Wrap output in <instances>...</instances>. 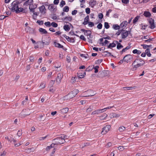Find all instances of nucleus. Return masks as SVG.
I'll list each match as a JSON object with an SVG mask.
<instances>
[{"mask_svg":"<svg viewBox=\"0 0 156 156\" xmlns=\"http://www.w3.org/2000/svg\"><path fill=\"white\" fill-rule=\"evenodd\" d=\"M21 3L17 0L14 1L11 4V8H9V9L12 12H15L16 14L23 12L24 11L23 8L22 7H19V5Z\"/></svg>","mask_w":156,"mask_h":156,"instance_id":"nucleus-1","label":"nucleus"},{"mask_svg":"<svg viewBox=\"0 0 156 156\" xmlns=\"http://www.w3.org/2000/svg\"><path fill=\"white\" fill-rule=\"evenodd\" d=\"M54 140L55 141V144L56 145H60L63 144L65 142V140L64 138H62V136L58 137L54 139Z\"/></svg>","mask_w":156,"mask_h":156,"instance_id":"nucleus-2","label":"nucleus"},{"mask_svg":"<svg viewBox=\"0 0 156 156\" xmlns=\"http://www.w3.org/2000/svg\"><path fill=\"white\" fill-rule=\"evenodd\" d=\"M133 58V57L132 55H127L123 57L124 61L128 63L132 61Z\"/></svg>","mask_w":156,"mask_h":156,"instance_id":"nucleus-3","label":"nucleus"},{"mask_svg":"<svg viewBox=\"0 0 156 156\" xmlns=\"http://www.w3.org/2000/svg\"><path fill=\"white\" fill-rule=\"evenodd\" d=\"M50 40V37H46L42 39V42L43 45H48L49 44Z\"/></svg>","mask_w":156,"mask_h":156,"instance_id":"nucleus-4","label":"nucleus"},{"mask_svg":"<svg viewBox=\"0 0 156 156\" xmlns=\"http://www.w3.org/2000/svg\"><path fill=\"white\" fill-rule=\"evenodd\" d=\"M111 128V126L110 125H107L105 126L102 129V130L101 132V134L103 135L106 134L108 131Z\"/></svg>","mask_w":156,"mask_h":156,"instance_id":"nucleus-5","label":"nucleus"},{"mask_svg":"<svg viewBox=\"0 0 156 156\" xmlns=\"http://www.w3.org/2000/svg\"><path fill=\"white\" fill-rule=\"evenodd\" d=\"M75 96L74 95L73 92L71 91L67 95L65 96L64 97V100L70 99L72 98Z\"/></svg>","mask_w":156,"mask_h":156,"instance_id":"nucleus-6","label":"nucleus"},{"mask_svg":"<svg viewBox=\"0 0 156 156\" xmlns=\"http://www.w3.org/2000/svg\"><path fill=\"white\" fill-rule=\"evenodd\" d=\"M149 23L150 25L149 27L151 29H153L155 28L154 20L152 18L149 19Z\"/></svg>","mask_w":156,"mask_h":156,"instance_id":"nucleus-7","label":"nucleus"},{"mask_svg":"<svg viewBox=\"0 0 156 156\" xmlns=\"http://www.w3.org/2000/svg\"><path fill=\"white\" fill-rule=\"evenodd\" d=\"M131 34L130 31H126L124 32H122L121 33L122 38L123 39H125L128 36V34Z\"/></svg>","mask_w":156,"mask_h":156,"instance_id":"nucleus-8","label":"nucleus"},{"mask_svg":"<svg viewBox=\"0 0 156 156\" xmlns=\"http://www.w3.org/2000/svg\"><path fill=\"white\" fill-rule=\"evenodd\" d=\"M145 63V62L144 61H143V62L142 63H139L136 65L133 66V67L132 68V70H136L137 68L141 66H143L144 64Z\"/></svg>","mask_w":156,"mask_h":156,"instance_id":"nucleus-9","label":"nucleus"},{"mask_svg":"<svg viewBox=\"0 0 156 156\" xmlns=\"http://www.w3.org/2000/svg\"><path fill=\"white\" fill-rule=\"evenodd\" d=\"M64 37H66L67 41L70 42L74 43L75 41V40L73 38H70L69 37L67 36L66 34L63 35Z\"/></svg>","mask_w":156,"mask_h":156,"instance_id":"nucleus-10","label":"nucleus"},{"mask_svg":"<svg viewBox=\"0 0 156 156\" xmlns=\"http://www.w3.org/2000/svg\"><path fill=\"white\" fill-rule=\"evenodd\" d=\"M87 93L88 94V95L85 96V97H87L92 96L95 95V94L94 93V91L92 90H88L87 92Z\"/></svg>","mask_w":156,"mask_h":156,"instance_id":"nucleus-11","label":"nucleus"},{"mask_svg":"<svg viewBox=\"0 0 156 156\" xmlns=\"http://www.w3.org/2000/svg\"><path fill=\"white\" fill-rule=\"evenodd\" d=\"M117 41H114L112 43H110L109 45L107 46V48H111L115 47L116 46V43L115 42H117Z\"/></svg>","mask_w":156,"mask_h":156,"instance_id":"nucleus-12","label":"nucleus"},{"mask_svg":"<svg viewBox=\"0 0 156 156\" xmlns=\"http://www.w3.org/2000/svg\"><path fill=\"white\" fill-rule=\"evenodd\" d=\"M131 48V47L130 46H127L126 47L123 48L122 49V50L120 51L119 53L120 54L122 55L126 51L129 50V49L130 48Z\"/></svg>","mask_w":156,"mask_h":156,"instance_id":"nucleus-13","label":"nucleus"},{"mask_svg":"<svg viewBox=\"0 0 156 156\" xmlns=\"http://www.w3.org/2000/svg\"><path fill=\"white\" fill-rule=\"evenodd\" d=\"M89 17L88 15L87 16L84 18V21L82 23V24L84 25H87L89 22Z\"/></svg>","mask_w":156,"mask_h":156,"instance_id":"nucleus-14","label":"nucleus"},{"mask_svg":"<svg viewBox=\"0 0 156 156\" xmlns=\"http://www.w3.org/2000/svg\"><path fill=\"white\" fill-rule=\"evenodd\" d=\"M143 61H144L142 59V58H136V59L135 60V61L133 62V63H132V65H133L135 63H140V62H143Z\"/></svg>","mask_w":156,"mask_h":156,"instance_id":"nucleus-15","label":"nucleus"},{"mask_svg":"<svg viewBox=\"0 0 156 156\" xmlns=\"http://www.w3.org/2000/svg\"><path fill=\"white\" fill-rule=\"evenodd\" d=\"M40 11L41 13H45V11L46 10V9L45 8V6L43 5L39 7Z\"/></svg>","mask_w":156,"mask_h":156,"instance_id":"nucleus-16","label":"nucleus"},{"mask_svg":"<svg viewBox=\"0 0 156 156\" xmlns=\"http://www.w3.org/2000/svg\"><path fill=\"white\" fill-rule=\"evenodd\" d=\"M54 44L55 47H58L59 48H62L63 49H64L63 46L59 43L56 42H54Z\"/></svg>","mask_w":156,"mask_h":156,"instance_id":"nucleus-17","label":"nucleus"},{"mask_svg":"<svg viewBox=\"0 0 156 156\" xmlns=\"http://www.w3.org/2000/svg\"><path fill=\"white\" fill-rule=\"evenodd\" d=\"M63 76V74L61 73H58V74L57 77L56 79V81H57L58 80L59 82H60L61 80H62Z\"/></svg>","mask_w":156,"mask_h":156,"instance_id":"nucleus-18","label":"nucleus"},{"mask_svg":"<svg viewBox=\"0 0 156 156\" xmlns=\"http://www.w3.org/2000/svg\"><path fill=\"white\" fill-rule=\"evenodd\" d=\"M127 24V22L126 21H124L122 22L121 23L120 25V28H123V29H124L126 27V26Z\"/></svg>","mask_w":156,"mask_h":156,"instance_id":"nucleus-19","label":"nucleus"},{"mask_svg":"<svg viewBox=\"0 0 156 156\" xmlns=\"http://www.w3.org/2000/svg\"><path fill=\"white\" fill-rule=\"evenodd\" d=\"M48 9L52 12L56 10V9L54 8V5L53 4H50L48 7Z\"/></svg>","mask_w":156,"mask_h":156,"instance_id":"nucleus-20","label":"nucleus"},{"mask_svg":"<svg viewBox=\"0 0 156 156\" xmlns=\"http://www.w3.org/2000/svg\"><path fill=\"white\" fill-rule=\"evenodd\" d=\"M86 75L85 72H84L83 73H82L79 72L77 73V76L80 78H82L85 76Z\"/></svg>","mask_w":156,"mask_h":156,"instance_id":"nucleus-21","label":"nucleus"},{"mask_svg":"<svg viewBox=\"0 0 156 156\" xmlns=\"http://www.w3.org/2000/svg\"><path fill=\"white\" fill-rule=\"evenodd\" d=\"M117 44V48L118 50H120L123 48L122 45L118 41H117V42H115Z\"/></svg>","mask_w":156,"mask_h":156,"instance_id":"nucleus-22","label":"nucleus"},{"mask_svg":"<svg viewBox=\"0 0 156 156\" xmlns=\"http://www.w3.org/2000/svg\"><path fill=\"white\" fill-rule=\"evenodd\" d=\"M33 2V0H28L24 3V5H29L30 6V5L32 4Z\"/></svg>","mask_w":156,"mask_h":156,"instance_id":"nucleus-23","label":"nucleus"},{"mask_svg":"<svg viewBox=\"0 0 156 156\" xmlns=\"http://www.w3.org/2000/svg\"><path fill=\"white\" fill-rule=\"evenodd\" d=\"M56 145L55 143H52L50 146H48L46 148V150L47 151H49L50 149L53 148L55 147V146Z\"/></svg>","mask_w":156,"mask_h":156,"instance_id":"nucleus-24","label":"nucleus"},{"mask_svg":"<svg viewBox=\"0 0 156 156\" xmlns=\"http://www.w3.org/2000/svg\"><path fill=\"white\" fill-rule=\"evenodd\" d=\"M56 145L55 143H52L50 146H48L46 148V150L47 151H49L50 149L53 148L55 147V146Z\"/></svg>","mask_w":156,"mask_h":156,"instance_id":"nucleus-25","label":"nucleus"},{"mask_svg":"<svg viewBox=\"0 0 156 156\" xmlns=\"http://www.w3.org/2000/svg\"><path fill=\"white\" fill-rule=\"evenodd\" d=\"M56 145L55 143H52L50 146H48L46 148V150L47 151H49L50 149L53 148L55 147V146Z\"/></svg>","mask_w":156,"mask_h":156,"instance_id":"nucleus-26","label":"nucleus"},{"mask_svg":"<svg viewBox=\"0 0 156 156\" xmlns=\"http://www.w3.org/2000/svg\"><path fill=\"white\" fill-rule=\"evenodd\" d=\"M143 15L146 17H149L151 16V14L150 12L147 11L144 12Z\"/></svg>","mask_w":156,"mask_h":156,"instance_id":"nucleus-27","label":"nucleus"},{"mask_svg":"<svg viewBox=\"0 0 156 156\" xmlns=\"http://www.w3.org/2000/svg\"><path fill=\"white\" fill-rule=\"evenodd\" d=\"M89 4L92 7H93L96 5V2L95 1L93 0H90L89 2Z\"/></svg>","mask_w":156,"mask_h":156,"instance_id":"nucleus-28","label":"nucleus"},{"mask_svg":"<svg viewBox=\"0 0 156 156\" xmlns=\"http://www.w3.org/2000/svg\"><path fill=\"white\" fill-rule=\"evenodd\" d=\"M101 113V111L100 109H98L94 111H93L91 114L92 115L98 114L99 113Z\"/></svg>","mask_w":156,"mask_h":156,"instance_id":"nucleus-29","label":"nucleus"},{"mask_svg":"<svg viewBox=\"0 0 156 156\" xmlns=\"http://www.w3.org/2000/svg\"><path fill=\"white\" fill-rule=\"evenodd\" d=\"M72 18L71 16H66L62 19L63 20H67V21H71L72 20Z\"/></svg>","mask_w":156,"mask_h":156,"instance_id":"nucleus-30","label":"nucleus"},{"mask_svg":"<svg viewBox=\"0 0 156 156\" xmlns=\"http://www.w3.org/2000/svg\"><path fill=\"white\" fill-rule=\"evenodd\" d=\"M39 31L43 34H46L47 33V31L45 29L42 28H40L39 29Z\"/></svg>","mask_w":156,"mask_h":156,"instance_id":"nucleus-31","label":"nucleus"},{"mask_svg":"<svg viewBox=\"0 0 156 156\" xmlns=\"http://www.w3.org/2000/svg\"><path fill=\"white\" fill-rule=\"evenodd\" d=\"M63 28L64 30L66 31H68L70 30V28L69 26L67 25H65L63 27Z\"/></svg>","mask_w":156,"mask_h":156,"instance_id":"nucleus-32","label":"nucleus"},{"mask_svg":"<svg viewBox=\"0 0 156 156\" xmlns=\"http://www.w3.org/2000/svg\"><path fill=\"white\" fill-rule=\"evenodd\" d=\"M93 106H90L89 108L87 109V113H89L90 112L92 111L93 110Z\"/></svg>","mask_w":156,"mask_h":156,"instance_id":"nucleus-33","label":"nucleus"},{"mask_svg":"<svg viewBox=\"0 0 156 156\" xmlns=\"http://www.w3.org/2000/svg\"><path fill=\"white\" fill-rule=\"evenodd\" d=\"M69 111V108H63L61 110L62 112L63 113H66Z\"/></svg>","mask_w":156,"mask_h":156,"instance_id":"nucleus-34","label":"nucleus"},{"mask_svg":"<svg viewBox=\"0 0 156 156\" xmlns=\"http://www.w3.org/2000/svg\"><path fill=\"white\" fill-rule=\"evenodd\" d=\"M111 117L113 118L116 117L118 118L119 117L120 115L115 113H112L110 114Z\"/></svg>","mask_w":156,"mask_h":156,"instance_id":"nucleus-35","label":"nucleus"},{"mask_svg":"<svg viewBox=\"0 0 156 156\" xmlns=\"http://www.w3.org/2000/svg\"><path fill=\"white\" fill-rule=\"evenodd\" d=\"M140 16H137L134 18L133 20V23L135 24L138 21V19L140 18Z\"/></svg>","mask_w":156,"mask_h":156,"instance_id":"nucleus-36","label":"nucleus"},{"mask_svg":"<svg viewBox=\"0 0 156 156\" xmlns=\"http://www.w3.org/2000/svg\"><path fill=\"white\" fill-rule=\"evenodd\" d=\"M113 28L115 30H119L120 28V26L118 24H114L113 26Z\"/></svg>","mask_w":156,"mask_h":156,"instance_id":"nucleus-37","label":"nucleus"},{"mask_svg":"<svg viewBox=\"0 0 156 156\" xmlns=\"http://www.w3.org/2000/svg\"><path fill=\"white\" fill-rule=\"evenodd\" d=\"M126 128L123 126H120L119 129V130L120 132H122Z\"/></svg>","mask_w":156,"mask_h":156,"instance_id":"nucleus-38","label":"nucleus"},{"mask_svg":"<svg viewBox=\"0 0 156 156\" xmlns=\"http://www.w3.org/2000/svg\"><path fill=\"white\" fill-rule=\"evenodd\" d=\"M99 68V67L98 66H93V67L92 68L94 69L95 70L94 73H97L98 71V69Z\"/></svg>","mask_w":156,"mask_h":156,"instance_id":"nucleus-39","label":"nucleus"},{"mask_svg":"<svg viewBox=\"0 0 156 156\" xmlns=\"http://www.w3.org/2000/svg\"><path fill=\"white\" fill-rule=\"evenodd\" d=\"M133 53L134 54H137V55H140L141 53V52L137 49H134L133 50Z\"/></svg>","mask_w":156,"mask_h":156,"instance_id":"nucleus-40","label":"nucleus"},{"mask_svg":"<svg viewBox=\"0 0 156 156\" xmlns=\"http://www.w3.org/2000/svg\"><path fill=\"white\" fill-rule=\"evenodd\" d=\"M69 8L68 6H66L63 8V10L64 12H67L69 11Z\"/></svg>","mask_w":156,"mask_h":156,"instance_id":"nucleus-41","label":"nucleus"},{"mask_svg":"<svg viewBox=\"0 0 156 156\" xmlns=\"http://www.w3.org/2000/svg\"><path fill=\"white\" fill-rule=\"evenodd\" d=\"M33 148H27L25 150V151L27 152L28 153H30L31 151H33Z\"/></svg>","mask_w":156,"mask_h":156,"instance_id":"nucleus-42","label":"nucleus"},{"mask_svg":"<svg viewBox=\"0 0 156 156\" xmlns=\"http://www.w3.org/2000/svg\"><path fill=\"white\" fill-rule=\"evenodd\" d=\"M132 87H123L122 89L123 90H127L132 89Z\"/></svg>","mask_w":156,"mask_h":156,"instance_id":"nucleus-43","label":"nucleus"},{"mask_svg":"<svg viewBox=\"0 0 156 156\" xmlns=\"http://www.w3.org/2000/svg\"><path fill=\"white\" fill-rule=\"evenodd\" d=\"M74 95L75 96L79 93V90L78 89H75L72 91Z\"/></svg>","mask_w":156,"mask_h":156,"instance_id":"nucleus-44","label":"nucleus"},{"mask_svg":"<svg viewBox=\"0 0 156 156\" xmlns=\"http://www.w3.org/2000/svg\"><path fill=\"white\" fill-rule=\"evenodd\" d=\"M109 43V41H108L107 40H105L104 42H102L101 43V44L102 46H106V45H107L108 44V43Z\"/></svg>","mask_w":156,"mask_h":156,"instance_id":"nucleus-45","label":"nucleus"},{"mask_svg":"<svg viewBox=\"0 0 156 156\" xmlns=\"http://www.w3.org/2000/svg\"><path fill=\"white\" fill-rule=\"evenodd\" d=\"M90 32H84V34L87 37H88V36L91 35V32L90 30Z\"/></svg>","mask_w":156,"mask_h":156,"instance_id":"nucleus-46","label":"nucleus"},{"mask_svg":"<svg viewBox=\"0 0 156 156\" xmlns=\"http://www.w3.org/2000/svg\"><path fill=\"white\" fill-rule=\"evenodd\" d=\"M66 4L65 2L63 0H62L60 4V6L61 7H62L64 5Z\"/></svg>","mask_w":156,"mask_h":156,"instance_id":"nucleus-47","label":"nucleus"},{"mask_svg":"<svg viewBox=\"0 0 156 156\" xmlns=\"http://www.w3.org/2000/svg\"><path fill=\"white\" fill-rule=\"evenodd\" d=\"M51 25L54 27H58V24L55 22H52L51 23Z\"/></svg>","mask_w":156,"mask_h":156,"instance_id":"nucleus-48","label":"nucleus"},{"mask_svg":"<svg viewBox=\"0 0 156 156\" xmlns=\"http://www.w3.org/2000/svg\"><path fill=\"white\" fill-rule=\"evenodd\" d=\"M105 27L106 29H108L109 28L110 26L109 25L108 23L107 22H105L104 24Z\"/></svg>","mask_w":156,"mask_h":156,"instance_id":"nucleus-49","label":"nucleus"},{"mask_svg":"<svg viewBox=\"0 0 156 156\" xmlns=\"http://www.w3.org/2000/svg\"><path fill=\"white\" fill-rule=\"evenodd\" d=\"M118 148L120 151H123L125 149L124 147L123 146H119L118 147Z\"/></svg>","mask_w":156,"mask_h":156,"instance_id":"nucleus-50","label":"nucleus"},{"mask_svg":"<svg viewBox=\"0 0 156 156\" xmlns=\"http://www.w3.org/2000/svg\"><path fill=\"white\" fill-rule=\"evenodd\" d=\"M88 55V54H80V56L81 57L84 58H88L87 56Z\"/></svg>","mask_w":156,"mask_h":156,"instance_id":"nucleus-51","label":"nucleus"},{"mask_svg":"<svg viewBox=\"0 0 156 156\" xmlns=\"http://www.w3.org/2000/svg\"><path fill=\"white\" fill-rule=\"evenodd\" d=\"M104 53H106L107 54H105V55L108 56H111L113 57V56L112 55L111 53H110L108 51H105L104 52Z\"/></svg>","mask_w":156,"mask_h":156,"instance_id":"nucleus-52","label":"nucleus"},{"mask_svg":"<svg viewBox=\"0 0 156 156\" xmlns=\"http://www.w3.org/2000/svg\"><path fill=\"white\" fill-rule=\"evenodd\" d=\"M44 25L47 27H50L51 26V23L50 22H47L44 23Z\"/></svg>","mask_w":156,"mask_h":156,"instance_id":"nucleus-53","label":"nucleus"},{"mask_svg":"<svg viewBox=\"0 0 156 156\" xmlns=\"http://www.w3.org/2000/svg\"><path fill=\"white\" fill-rule=\"evenodd\" d=\"M37 23L39 25H42L43 24V21L42 20H38L37 21Z\"/></svg>","mask_w":156,"mask_h":156,"instance_id":"nucleus-54","label":"nucleus"},{"mask_svg":"<svg viewBox=\"0 0 156 156\" xmlns=\"http://www.w3.org/2000/svg\"><path fill=\"white\" fill-rule=\"evenodd\" d=\"M92 66H91V67L89 66L86 69V71L89 72L91 71L92 69Z\"/></svg>","mask_w":156,"mask_h":156,"instance_id":"nucleus-55","label":"nucleus"},{"mask_svg":"<svg viewBox=\"0 0 156 156\" xmlns=\"http://www.w3.org/2000/svg\"><path fill=\"white\" fill-rule=\"evenodd\" d=\"M88 25L90 27H93L94 26V23L91 22H89L88 23Z\"/></svg>","mask_w":156,"mask_h":156,"instance_id":"nucleus-56","label":"nucleus"},{"mask_svg":"<svg viewBox=\"0 0 156 156\" xmlns=\"http://www.w3.org/2000/svg\"><path fill=\"white\" fill-rule=\"evenodd\" d=\"M102 25L101 23H99L97 25V27L99 29H101L102 28Z\"/></svg>","mask_w":156,"mask_h":156,"instance_id":"nucleus-57","label":"nucleus"},{"mask_svg":"<svg viewBox=\"0 0 156 156\" xmlns=\"http://www.w3.org/2000/svg\"><path fill=\"white\" fill-rule=\"evenodd\" d=\"M29 58L30 61L31 62H33L34 61V57L32 55H31L29 57Z\"/></svg>","mask_w":156,"mask_h":156,"instance_id":"nucleus-58","label":"nucleus"},{"mask_svg":"<svg viewBox=\"0 0 156 156\" xmlns=\"http://www.w3.org/2000/svg\"><path fill=\"white\" fill-rule=\"evenodd\" d=\"M86 12L87 14H89L90 12V9L89 8H87L86 9Z\"/></svg>","mask_w":156,"mask_h":156,"instance_id":"nucleus-59","label":"nucleus"},{"mask_svg":"<svg viewBox=\"0 0 156 156\" xmlns=\"http://www.w3.org/2000/svg\"><path fill=\"white\" fill-rule=\"evenodd\" d=\"M31 6H29V9L30 10L31 12H32L33 13L34 12V8H32V7H31Z\"/></svg>","mask_w":156,"mask_h":156,"instance_id":"nucleus-60","label":"nucleus"},{"mask_svg":"<svg viewBox=\"0 0 156 156\" xmlns=\"http://www.w3.org/2000/svg\"><path fill=\"white\" fill-rule=\"evenodd\" d=\"M98 16L100 19H102L103 17V15L102 13H100L98 14Z\"/></svg>","mask_w":156,"mask_h":156,"instance_id":"nucleus-61","label":"nucleus"},{"mask_svg":"<svg viewBox=\"0 0 156 156\" xmlns=\"http://www.w3.org/2000/svg\"><path fill=\"white\" fill-rule=\"evenodd\" d=\"M80 38L81 39L83 40L84 41H86V39L85 38L84 36L83 35H81L80 36Z\"/></svg>","mask_w":156,"mask_h":156,"instance_id":"nucleus-62","label":"nucleus"},{"mask_svg":"<svg viewBox=\"0 0 156 156\" xmlns=\"http://www.w3.org/2000/svg\"><path fill=\"white\" fill-rule=\"evenodd\" d=\"M129 0H122V3L127 4L129 2Z\"/></svg>","mask_w":156,"mask_h":156,"instance_id":"nucleus-63","label":"nucleus"},{"mask_svg":"<svg viewBox=\"0 0 156 156\" xmlns=\"http://www.w3.org/2000/svg\"><path fill=\"white\" fill-rule=\"evenodd\" d=\"M22 131L19 130L17 133V135L19 136H20L22 134Z\"/></svg>","mask_w":156,"mask_h":156,"instance_id":"nucleus-64","label":"nucleus"}]
</instances>
